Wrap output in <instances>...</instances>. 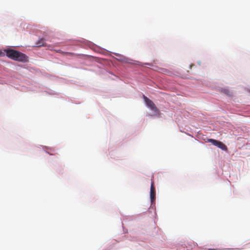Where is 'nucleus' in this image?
Returning <instances> with one entry per match:
<instances>
[{
	"instance_id": "f257e3e1",
	"label": "nucleus",
	"mask_w": 250,
	"mask_h": 250,
	"mask_svg": "<svg viewBox=\"0 0 250 250\" xmlns=\"http://www.w3.org/2000/svg\"><path fill=\"white\" fill-rule=\"evenodd\" d=\"M6 56L16 61L21 62H28V57L24 54L13 49H8L6 51Z\"/></svg>"
},
{
	"instance_id": "f03ea898",
	"label": "nucleus",
	"mask_w": 250,
	"mask_h": 250,
	"mask_svg": "<svg viewBox=\"0 0 250 250\" xmlns=\"http://www.w3.org/2000/svg\"><path fill=\"white\" fill-rule=\"evenodd\" d=\"M144 99L146 105L156 114H159L160 111L156 107L154 103L148 99L147 97L144 95Z\"/></svg>"
},
{
	"instance_id": "7ed1b4c3",
	"label": "nucleus",
	"mask_w": 250,
	"mask_h": 250,
	"mask_svg": "<svg viewBox=\"0 0 250 250\" xmlns=\"http://www.w3.org/2000/svg\"><path fill=\"white\" fill-rule=\"evenodd\" d=\"M207 142L211 143L213 145L217 146L223 150L227 151L228 150L227 146L221 142L213 139H209Z\"/></svg>"
},
{
	"instance_id": "20e7f679",
	"label": "nucleus",
	"mask_w": 250,
	"mask_h": 250,
	"mask_svg": "<svg viewBox=\"0 0 250 250\" xmlns=\"http://www.w3.org/2000/svg\"><path fill=\"white\" fill-rule=\"evenodd\" d=\"M150 198L151 202L152 203L155 200V188L154 187V183L153 181L151 183Z\"/></svg>"
},
{
	"instance_id": "39448f33",
	"label": "nucleus",
	"mask_w": 250,
	"mask_h": 250,
	"mask_svg": "<svg viewBox=\"0 0 250 250\" xmlns=\"http://www.w3.org/2000/svg\"><path fill=\"white\" fill-rule=\"evenodd\" d=\"M38 46H46V44L43 39H40L36 43Z\"/></svg>"
},
{
	"instance_id": "423d86ee",
	"label": "nucleus",
	"mask_w": 250,
	"mask_h": 250,
	"mask_svg": "<svg viewBox=\"0 0 250 250\" xmlns=\"http://www.w3.org/2000/svg\"><path fill=\"white\" fill-rule=\"evenodd\" d=\"M223 92L225 93V94L228 95L229 93V91L227 89H224L223 90Z\"/></svg>"
},
{
	"instance_id": "0eeeda50",
	"label": "nucleus",
	"mask_w": 250,
	"mask_h": 250,
	"mask_svg": "<svg viewBox=\"0 0 250 250\" xmlns=\"http://www.w3.org/2000/svg\"><path fill=\"white\" fill-rule=\"evenodd\" d=\"M2 55V52L0 51V56H1Z\"/></svg>"
},
{
	"instance_id": "6e6552de",
	"label": "nucleus",
	"mask_w": 250,
	"mask_h": 250,
	"mask_svg": "<svg viewBox=\"0 0 250 250\" xmlns=\"http://www.w3.org/2000/svg\"><path fill=\"white\" fill-rule=\"evenodd\" d=\"M208 250H215V249H208Z\"/></svg>"
},
{
	"instance_id": "1a4fd4ad",
	"label": "nucleus",
	"mask_w": 250,
	"mask_h": 250,
	"mask_svg": "<svg viewBox=\"0 0 250 250\" xmlns=\"http://www.w3.org/2000/svg\"><path fill=\"white\" fill-rule=\"evenodd\" d=\"M58 52H61V51L60 50H59L58 51Z\"/></svg>"
}]
</instances>
